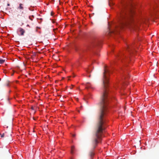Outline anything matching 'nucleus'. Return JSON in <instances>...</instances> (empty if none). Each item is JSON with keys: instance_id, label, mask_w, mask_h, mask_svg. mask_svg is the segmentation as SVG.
Listing matches in <instances>:
<instances>
[{"instance_id": "17", "label": "nucleus", "mask_w": 159, "mask_h": 159, "mask_svg": "<svg viewBox=\"0 0 159 159\" xmlns=\"http://www.w3.org/2000/svg\"><path fill=\"white\" fill-rule=\"evenodd\" d=\"M0 135H1V137L2 138H3L4 137V133H3L2 134H0Z\"/></svg>"}, {"instance_id": "26", "label": "nucleus", "mask_w": 159, "mask_h": 159, "mask_svg": "<svg viewBox=\"0 0 159 159\" xmlns=\"http://www.w3.org/2000/svg\"><path fill=\"white\" fill-rule=\"evenodd\" d=\"M23 13V11H22V12H21V14H22Z\"/></svg>"}, {"instance_id": "21", "label": "nucleus", "mask_w": 159, "mask_h": 159, "mask_svg": "<svg viewBox=\"0 0 159 159\" xmlns=\"http://www.w3.org/2000/svg\"><path fill=\"white\" fill-rule=\"evenodd\" d=\"M32 17L34 18V16L33 15H32V16H31Z\"/></svg>"}, {"instance_id": "23", "label": "nucleus", "mask_w": 159, "mask_h": 159, "mask_svg": "<svg viewBox=\"0 0 159 159\" xmlns=\"http://www.w3.org/2000/svg\"><path fill=\"white\" fill-rule=\"evenodd\" d=\"M27 26H29H29H29V25H27Z\"/></svg>"}, {"instance_id": "16", "label": "nucleus", "mask_w": 159, "mask_h": 159, "mask_svg": "<svg viewBox=\"0 0 159 159\" xmlns=\"http://www.w3.org/2000/svg\"><path fill=\"white\" fill-rule=\"evenodd\" d=\"M98 42H99V41H98V40H96L94 43L95 44H98Z\"/></svg>"}, {"instance_id": "3", "label": "nucleus", "mask_w": 159, "mask_h": 159, "mask_svg": "<svg viewBox=\"0 0 159 159\" xmlns=\"http://www.w3.org/2000/svg\"><path fill=\"white\" fill-rule=\"evenodd\" d=\"M106 128V124L104 120H98L95 128L94 138L93 141V149L89 153V155L91 159H92L94 155V150L98 143L101 141Z\"/></svg>"}, {"instance_id": "28", "label": "nucleus", "mask_w": 159, "mask_h": 159, "mask_svg": "<svg viewBox=\"0 0 159 159\" xmlns=\"http://www.w3.org/2000/svg\"><path fill=\"white\" fill-rule=\"evenodd\" d=\"M37 28H39H39H40L39 27H37Z\"/></svg>"}, {"instance_id": "6", "label": "nucleus", "mask_w": 159, "mask_h": 159, "mask_svg": "<svg viewBox=\"0 0 159 159\" xmlns=\"http://www.w3.org/2000/svg\"><path fill=\"white\" fill-rule=\"evenodd\" d=\"M21 35L23 36L24 35V34L25 32V30L21 28H19L18 29Z\"/></svg>"}, {"instance_id": "24", "label": "nucleus", "mask_w": 159, "mask_h": 159, "mask_svg": "<svg viewBox=\"0 0 159 159\" xmlns=\"http://www.w3.org/2000/svg\"><path fill=\"white\" fill-rule=\"evenodd\" d=\"M75 135H74H74H73V137H75Z\"/></svg>"}, {"instance_id": "13", "label": "nucleus", "mask_w": 159, "mask_h": 159, "mask_svg": "<svg viewBox=\"0 0 159 159\" xmlns=\"http://www.w3.org/2000/svg\"><path fill=\"white\" fill-rule=\"evenodd\" d=\"M86 72L88 73H90L92 70H90V69L89 68H88V69L86 70Z\"/></svg>"}, {"instance_id": "11", "label": "nucleus", "mask_w": 159, "mask_h": 159, "mask_svg": "<svg viewBox=\"0 0 159 159\" xmlns=\"http://www.w3.org/2000/svg\"><path fill=\"white\" fill-rule=\"evenodd\" d=\"M5 61V60H3L0 58V64H2Z\"/></svg>"}, {"instance_id": "15", "label": "nucleus", "mask_w": 159, "mask_h": 159, "mask_svg": "<svg viewBox=\"0 0 159 159\" xmlns=\"http://www.w3.org/2000/svg\"><path fill=\"white\" fill-rule=\"evenodd\" d=\"M22 16V15L21 14H18L17 15V17L18 18V19H20V17L21 16Z\"/></svg>"}, {"instance_id": "8", "label": "nucleus", "mask_w": 159, "mask_h": 159, "mask_svg": "<svg viewBox=\"0 0 159 159\" xmlns=\"http://www.w3.org/2000/svg\"><path fill=\"white\" fill-rule=\"evenodd\" d=\"M86 88L87 89L92 88L93 89V88L92 87V85L90 83H87L86 85Z\"/></svg>"}, {"instance_id": "19", "label": "nucleus", "mask_w": 159, "mask_h": 159, "mask_svg": "<svg viewBox=\"0 0 159 159\" xmlns=\"http://www.w3.org/2000/svg\"><path fill=\"white\" fill-rule=\"evenodd\" d=\"M31 109H32V110H34V108L33 107H31Z\"/></svg>"}, {"instance_id": "5", "label": "nucleus", "mask_w": 159, "mask_h": 159, "mask_svg": "<svg viewBox=\"0 0 159 159\" xmlns=\"http://www.w3.org/2000/svg\"><path fill=\"white\" fill-rule=\"evenodd\" d=\"M154 12L159 15V4L158 5H156L154 7Z\"/></svg>"}, {"instance_id": "20", "label": "nucleus", "mask_w": 159, "mask_h": 159, "mask_svg": "<svg viewBox=\"0 0 159 159\" xmlns=\"http://www.w3.org/2000/svg\"><path fill=\"white\" fill-rule=\"evenodd\" d=\"M71 86H72V87H70V89H72V88H73V87L74 86V85H71Z\"/></svg>"}, {"instance_id": "9", "label": "nucleus", "mask_w": 159, "mask_h": 159, "mask_svg": "<svg viewBox=\"0 0 159 159\" xmlns=\"http://www.w3.org/2000/svg\"><path fill=\"white\" fill-rule=\"evenodd\" d=\"M123 54L121 53L118 54L117 56V57L119 59H121L123 57Z\"/></svg>"}, {"instance_id": "10", "label": "nucleus", "mask_w": 159, "mask_h": 159, "mask_svg": "<svg viewBox=\"0 0 159 159\" xmlns=\"http://www.w3.org/2000/svg\"><path fill=\"white\" fill-rule=\"evenodd\" d=\"M10 83V82L8 80H7L5 81V85L7 86H9Z\"/></svg>"}, {"instance_id": "22", "label": "nucleus", "mask_w": 159, "mask_h": 159, "mask_svg": "<svg viewBox=\"0 0 159 159\" xmlns=\"http://www.w3.org/2000/svg\"><path fill=\"white\" fill-rule=\"evenodd\" d=\"M7 6H10V4H9V3H8V4H7Z\"/></svg>"}, {"instance_id": "4", "label": "nucleus", "mask_w": 159, "mask_h": 159, "mask_svg": "<svg viewBox=\"0 0 159 159\" xmlns=\"http://www.w3.org/2000/svg\"><path fill=\"white\" fill-rule=\"evenodd\" d=\"M134 47L132 45L127 46V50L130 53L133 52L134 50Z\"/></svg>"}, {"instance_id": "2", "label": "nucleus", "mask_w": 159, "mask_h": 159, "mask_svg": "<svg viewBox=\"0 0 159 159\" xmlns=\"http://www.w3.org/2000/svg\"><path fill=\"white\" fill-rule=\"evenodd\" d=\"M110 72L109 69L105 66L103 73V83L104 90L100 103V111L98 115L99 119H103L107 118L109 111L108 103L109 97L107 89L108 84V75Z\"/></svg>"}, {"instance_id": "25", "label": "nucleus", "mask_w": 159, "mask_h": 159, "mask_svg": "<svg viewBox=\"0 0 159 159\" xmlns=\"http://www.w3.org/2000/svg\"><path fill=\"white\" fill-rule=\"evenodd\" d=\"M75 50L76 51L77 50V49H76V48H75Z\"/></svg>"}, {"instance_id": "27", "label": "nucleus", "mask_w": 159, "mask_h": 159, "mask_svg": "<svg viewBox=\"0 0 159 159\" xmlns=\"http://www.w3.org/2000/svg\"><path fill=\"white\" fill-rule=\"evenodd\" d=\"M23 24H24L23 23H22L21 25H23Z\"/></svg>"}, {"instance_id": "1", "label": "nucleus", "mask_w": 159, "mask_h": 159, "mask_svg": "<svg viewBox=\"0 0 159 159\" xmlns=\"http://www.w3.org/2000/svg\"><path fill=\"white\" fill-rule=\"evenodd\" d=\"M134 11L133 6L131 4L123 3L120 12L118 15V25L109 26L108 34H112L118 32L124 26L129 25L132 27L137 25V21L134 18Z\"/></svg>"}, {"instance_id": "18", "label": "nucleus", "mask_w": 159, "mask_h": 159, "mask_svg": "<svg viewBox=\"0 0 159 159\" xmlns=\"http://www.w3.org/2000/svg\"><path fill=\"white\" fill-rule=\"evenodd\" d=\"M29 18L30 20H33V19L32 18V17L31 16H30L29 17Z\"/></svg>"}, {"instance_id": "12", "label": "nucleus", "mask_w": 159, "mask_h": 159, "mask_svg": "<svg viewBox=\"0 0 159 159\" xmlns=\"http://www.w3.org/2000/svg\"><path fill=\"white\" fill-rule=\"evenodd\" d=\"M74 146H72L71 147V153L72 154L73 153V150H74Z\"/></svg>"}, {"instance_id": "14", "label": "nucleus", "mask_w": 159, "mask_h": 159, "mask_svg": "<svg viewBox=\"0 0 159 159\" xmlns=\"http://www.w3.org/2000/svg\"><path fill=\"white\" fill-rule=\"evenodd\" d=\"M114 4V3L112 2H111V1H109V5L110 6H111L112 5H113Z\"/></svg>"}, {"instance_id": "7", "label": "nucleus", "mask_w": 159, "mask_h": 159, "mask_svg": "<svg viewBox=\"0 0 159 159\" xmlns=\"http://www.w3.org/2000/svg\"><path fill=\"white\" fill-rule=\"evenodd\" d=\"M23 4L21 3H20L19 5V6L17 8V9L23 10L24 8V7H23Z\"/></svg>"}]
</instances>
